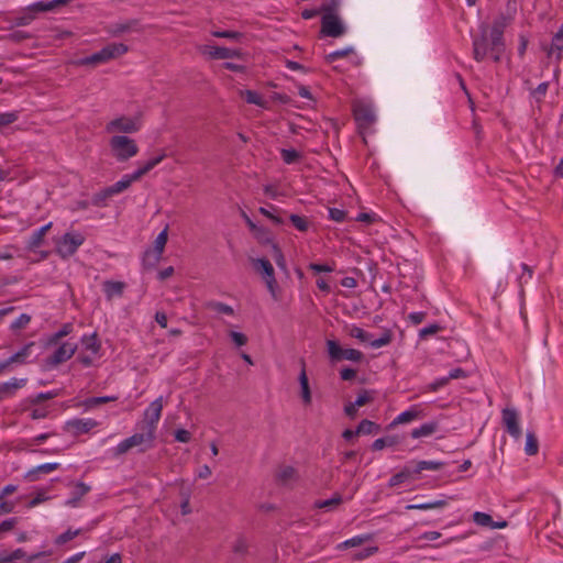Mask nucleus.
<instances>
[{"instance_id":"473e14b6","label":"nucleus","mask_w":563,"mask_h":563,"mask_svg":"<svg viewBox=\"0 0 563 563\" xmlns=\"http://www.w3.org/2000/svg\"><path fill=\"white\" fill-rule=\"evenodd\" d=\"M81 344L87 351L91 352L92 355H97L99 353L100 342L97 334L84 335Z\"/></svg>"},{"instance_id":"ea45409f","label":"nucleus","mask_w":563,"mask_h":563,"mask_svg":"<svg viewBox=\"0 0 563 563\" xmlns=\"http://www.w3.org/2000/svg\"><path fill=\"white\" fill-rule=\"evenodd\" d=\"M289 220L291 224L300 232H306L309 229L310 221L308 218L299 214H290Z\"/></svg>"},{"instance_id":"f3484780","label":"nucleus","mask_w":563,"mask_h":563,"mask_svg":"<svg viewBox=\"0 0 563 563\" xmlns=\"http://www.w3.org/2000/svg\"><path fill=\"white\" fill-rule=\"evenodd\" d=\"M26 382V378L14 377L5 383L0 384V400L14 396L18 389L25 386Z\"/></svg>"},{"instance_id":"f03ea898","label":"nucleus","mask_w":563,"mask_h":563,"mask_svg":"<svg viewBox=\"0 0 563 563\" xmlns=\"http://www.w3.org/2000/svg\"><path fill=\"white\" fill-rule=\"evenodd\" d=\"M155 434L146 429L142 432L134 433L133 435L121 441L117 446L110 450L112 457H119L128 453L131 449L140 446V451L144 452L153 446Z\"/></svg>"},{"instance_id":"bb28decb","label":"nucleus","mask_w":563,"mask_h":563,"mask_svg":"<svg viewBox=\"0 0 563 563\" xmlns=\"http://www.w3.org/2000/svg\"><path fill=\"white\" fill-rule=\"evenodd\" d=\"M135 180L132 179L131 174H125L120 180L108 187V191L113 196L119 195L126 190Z\"/></svg>"},{"instance_id":"3c124183","label":"nucleus","mask_w":563,"mask_h":563,"mask_svg":"<svg viewBox=\"0 0 563 563\" xmlns=\"http://www.w3.org/2000/svg\"><path fill=\"white\" fill-rule=\"evenodd\" d=\"M56 396H57L56 391L40 393L36 396H34V397H30L29 401H30V404L32 406H36L37 404H40V402H42L44 400L52 399V398H54Z\"/></svg>"},{"instance_id":"393cba45","label":"nucleus","mask_w":563,"mask_h":563,"mask_svg":"<svg viewBox=\"0 0 563 563\" xmlns=\"http://www.w3.org/2000/svg\"><path fill=\"white\" fill-rule=\"evenodd\" d=\"M412 464V471L416 475L420 474L422 471H439L442 468L445 463L439 462V461H419V462H411Z\"/></svg>"},{"instance_id":"a19ab883","label":"nucleus","mask_w":563,"mask_h":563,"mask_svg":"<svg viewBox=\"0 0 563 563\" xmlns=\"http://www.w3.org/2000/svg\"><path fill=\"white\" fill-rule=\"evenodd\" d=\"M280 156L284 161V163L290 165L299 162L301 158V154L296 151L295 148H283L280 151Z\"/></svg>"},{"instance_id":"0eeeda50","label":"nucleus","mask_w":563,"mask_h":563,"mask_svg":"<svg viewBox=\"0 0 563 563\" xmlns=\"http://www.w3.org/2000/svg\"><path fill=\"white\" fill-rule=\"evenodd\" d=\"M322 10L327 13L321 19V32L330 37H340L345 33V26L338 15L332 14L328 5H323Z\"/></svg>"},{"instance_id":"9d476101","label":"nucleus","mask_w":563,"mask_h":563,"mask_svg":"<svg viewBox=\"0 0 563 563\" xmlns=\"http://www.w3.org/2000/svg\"><path fill=\"white\" fill-rule=\"evenodd\" d=\"M141 125L142 124L140 119L122 115L108 122L106 125V131L108 133H135L141 129Z\"/></svg>"},{"instance_id":"603ef678","label":"nucleus","mask_w":563,"mask_h":563,"mask_svg":"<svg viewBox=\"0 0 563 563\" xmlns=\"http://www.w3.org/2000/svg\"><path fill=\"white\" fill-rule=\"evenodd\" d=\"M373 400L372 391L368 390H362L353 402L356 407L365 406L366 404L371 402Z\"/></svg>"},{"instance_id":"680f3d73","label":"nucleus","mask_w":563,"mask_h":563,"mask_svg":"<svg viewBox=\"0 0 563 563\" xmlns=\"http://www.w3.org/2000/svg\"><path fill=\"white\" fill-rule=\"evenodd\" d=\"M346 212L338 208L329 209V218L334 222H343L345 220Z\"/></svg>"},{"instance_id":"f704fd0d","label":"nucleus","mask_w":563,"mask_h":563,"mask_svg":"<svg viewBox=\"0 0 563 563\" xmlns=\"http://www.w3.org/2000/svg\"><path fill=\"white\" fill-rule=\"evenodd\" d=\"M20 119V111L0 112V130L7 128Z\"/></svg>"},{"instance_id":"7ed1b4c3","label":"nucleus","mask_w":563,"mask_h":563,"mask_svg":"<svg viewBox=\"0 0 563 563\" xmlns=\"http://www.w3.org/2000/svg\"><path fill=\"white\" fill-rule=\"evenodd\" d=\"M128 46L123 43H111L101 48L99 52L81 58L79 65H99L108 63L111 59L118 58L128 52Z\"/></svg>"},{"instance_id":"6ab92c4d","label":"nucleus","mask_w":563,"mask_h":563,"mask_svg":"<svg viewBox=\"0 0 563 563\" xmlns=\"http://www.w3.org/2000/svg\"><path fill=\"white\" fill-rule=\"evenodd\" d=\"M90 486L82 482H77L74 484V487L70 493L69 499H67L66 505L70 507H77L80 499L90 492Z\"/></svg>"},{"instance_id":"a878e982","label":"nucleus","mask_w":563,"mask_h":563,"mask_svg":"<svg viewBox=\"0 0 563 563\" xmlns=\"http://www.w3.org/2000/svg\"><path fill=\"white\" fill-rule=\"evenodd\" d=\"M58 467H59L58 463H45V464L38 465V466L30 470L26 473V478L30 481H37L40 473L48 474V473H52L53 471L57 470Z\"/></svg>"},{"instance_id":"338daca9","label":"nucleus","mask_w":563,"mask_h":563,"mask_svg":"<svg viewBox=\"0 0 563 563\" xmlns=\"http://www.w3.org/2000/svg\"><path fill=\"white\" fill-rule=\"evenodd\" d=\"M549 82L544 81L537 86V88L532 91V95L537 98V100H541L548 92Z\"/></svg>"},{"instance_id":"09e8293b","label":"nucleus","mask_w":563,"mask_h":563,"mask_svg":"<svg viewBox=\"0 0 563 563\" xmlns=\"http://www.w3.org/2000/svg\"><path fill=\"white\" fill-rule=\"evenodd\" d=\"M168 239V228L166 227L162 232L158 233L154 241V247L153 250H156L161 253L164 252L165 245L167 243Z\"/></svg>"},{"instance_id":"aec40b11","label":"nucleus","mask_w":563,"mask_h":563,"mask_svg":"<svg viewBox=\"0 0 563 563\" xmlns=\"http://www.w3.org/2000/svg\"><path fill=\"white\" fill-rule=\"evenodd\" d=\"M439 430V423L437 421H429L421 424L418 428H415L410 432V437L412 439H421L429 438L433 435Z\"/></svg>"},{"instance_id":"864d4df0","label":"nucleus","mask_w":563,"mask_h":563,"mask_svg":"<svg viewBox=\"0 0 563 563\" xmlns=\"http://www.w3.org/2000/svg\"><path fill=\"white\" fill-rule=\"evenodd\" d=\"M30 417L33 420L44 419L48 415V410L45 407H35L32 406L29 409Z\"/></svg>"},{"instance_id":"13d9d810","label":"nucleus","mask_w":563,"mask_h":563,"mask_svg":"<svg viewBox=\"0 0 563 563\" xmlns=\"http://www.w3.org/2000/svg\"><path fill=\"white\" fill-rule=\"evenodd\" d=\"M136 24H137L136 21H128V22H124V23H117L114 25L113 33L114 34H121V33H125L128 31L134 30Z\"/></svg>"},{"instance_id":"e2e57ef3","label":"nucleus","mask_w":563,"mask_h":563,"mask_svg":"<svg viewBox=\"0 0 563 563\" xmlns=\"http://www.w3.org/2000/svg\"><path fill=\"white\" fill-rule=\"evenodd\" d=\"M309 269H311L314 273H331L334 271V267L329 264L310 263Z\"/></svg>"},{"instance_id":"ddd939ff","label":"nucleus","mask_w":563,"mask_h":563,"mask_svg":"<svg viewBox=\"0 0 563 563\" xmlns=\"http://www.w3.org/2000/svg\"><path fill=\"white\" fill-rule=\"evenodd\" d=\"M77 351V344L71 342H64L62 345H59L55 352L47 357L46 363L49 366H57L75 354Z\"/></svg>"},{"instance_id":"052dcab7","label":"nucleus","mask_w":563,"mask_h":563,"mask_svg":"<svg viewBox=\"0 0 563 563\" xmlns=\"http://www.w3.org/2000/svg\"><path fill=\"white\" fill-rule=\"evenodd\" d=\"M440 330H441V327L437 323H433V324L422 328L419 331V336H420V339H426L430 335L438 333Z\"/></svg>"},{"instance_id":"39448f33","label":"nucleus","mask_w":563,"mask_h":563,"mask_svg":"<svg viewBox=\"0 0 563 563\" xmlns=\"http://www.w3.org/2000/svg\"><path fill=\"white\" fill-rule=\"evenodd\" d=\"M85 240V235L80 232H66L56 242V253L64 260L69 258L84 244Z\"/></svg>"},{"instance_id":"8fccbe9b","label":"nucleus","mask_w":563,"mask_h":563,"mask_svg":"<svg viewBox=\"0 0 563 563\" xmlns=\"http://www.w3.org/2000/svg\"><path fill=\"white\" fill-rule=\"evenodd\" d=\"M393 335L389 331H386L380 338L378 339H371L368 341L369 345L374 349H379L383 346L388 345L391 342Z\"/></svg>"},{"instance_id":"a18cd8bd","label":"nucleus","mask_w":563,"mask_h":563,"mask_svg":"<svg viewBox=\"0 0 563 563\" xmlns=\"http://www.w3.org/2000/svg\"><path fill=\"white\" fill-rule=\"evenodd\" d=\"M353 53H354V48L352 46H349V47L329 53L328 55H325V60L328 63H333V62H335L340 58L346 57Z\"/></svg>"},{"instance_id":"5701e85b","label":"nucleus","mask_w":563,"mask_h":563,"mask_svg":"<svg viewBox=\"0 0 563 563\" xmlns=\"http://www.w3.org/2000/svg\"><path fill=\"white\" fill-rule=\"evenodd\" d=\"M412 468L413 467H412L411 463L407 464L400 472H398L397 474L393 475L389 478L388 486L389 487L398 486V485L405 483L406 481H408L409 478H411L412 476H415L416 474L413 473Z\"/></svg>"},{"instance_id":"0e129e2a","label":"nucleus","mask_w":563,"mask_h":563,"mask_svg":"<svg viewBox=\"0 0 563 563\" xmlns=\"http://www.w3.org/2000/svg\"><path fill=\"white\" fill-rule=\"evenodd\" d=\"M393 444H394V441L390 438H379L373 442L372 449L374 451H379V450H383L384 448H386L388 445H393Z\"/></svg>"},{"instance_id":"6e6552de","label":"nucleus","mask_w":563,"mask_h":563,"mask_svg":"<svg viewBox=\"0 0 563 563\" xmlns=\"http://www.w3.org/2000/svg\"><path fill=\"white\" fill-rule=\"evenodd\" d=\"M254 269L265 279L266 286L274 299H276L277 282L272 263L266 258H256L252 261Z\"/></svg>"},{"instance_id":"c03bdc74","label":"nucleus","mask_w":563,"mask_h":563,"mask_svg":"<svg viewBox=\"0 0 563 563\" xmlns=\"http://www.w3.org/2000/svg\"><path fill=\"white\" fill-rule=\"evenodd\" d=\"M368 539H369V536H355L349 540H345L344 542H341L340 544H338L336 548L339 550H342V549L358 547V545L363 544L365 541H367Z\"/></svg>"},{"instance_id":"9b49d317","label":"nucleus","mask_w":563,"mask_h":563,"mask_svg":"<svg viewBox=\"0 0 563 563\" xmlns=\"http://www.w3.org/2000/svg\"><path fill=\"white\" fill-rule=\"evenodd\" d=\"M353 114L358 128L361 129L369 128L376 120L372 104L364 101L354 102Z\"/></svg>"},{"instance_id":"c9c22d12","label":"nucleus","mask_w":563,"mask_h":563,"mask_svg":"<svg viewBox=\"0 0 563 563\" xmlns=\"http://www.w3.org/2000/svg\"><path fill=\"white\" fill-rule=\"evenodd\" d=\"M73 331L71 323H65L57 332L53 333L47 343L49 345L57 344L63 338L67 336Z\"/></svg>"},{"instance_id":"4468645a","label":"nucleus","mask_w":563,"mask_h":563,"mask_svg":"<svg viewBox=\"0 0 563 563\" xmlns=\"http://www.w3.org/2000/svg\"><path fill=\"white\" fill-rule=\"evenodd\" d=\"M503 423L507 430V432L519 439L521 435V429L519 426V415L514 408H505L501 412Z\"/></svg>"},{"instance_id":"72a5a7b5","label":"nucleus","mask_w":563,"mask_h":563,"mask_svg":"<svg viewBox=\"0 0 563 563\" xmlns=\"http://www.w3.org/2000/svg\"><path fill=\"white\" fill-rule=\"evenodd\" d=\"M554 51L559 52L558 58H561V52L563 51V23L559 27L558 32L553 35L552 44L548 51V55H551Z\"/></svg>"},{"instance_id":"c756f323","label":"nucleus","mask_w":563,"mask_h":563,"mask_svg":"<svg viewBox=\"0 0 563 563\" xmlns=\"http://www.w3.org/2000/svg\"><path fill=\"white\" fill-rule=\"evenodd\" d=\"M445 506H446V501L444 499H438V500H432V501H428V503L411 504V505H408L406 508L408 510H431V509L443 508Z\"/></svg>"},{"instance_id":"b1692460","label":"nucleus","mask_w":563,"mask_h":563,"mask_svg":"<svg viewBox=\"0 0 563 563\" xmlns=\"http://www.w3.org/2000/svg\"><path fill=\"white\" fill-rule=\"evenodd\" d=\"M473 521L481 527H489V528H499L500 529V528H505L507 526L506 521H503L499 523L494 522L492 516H489L488 514H485V512H481V511H475L473 514Z\"/></svg>"},{"instance_id":"7c9ffc66","label":"nucleus","mask_w":563,"mask_h":563,"mask_svg":"<svg viewBox=\"0 0 563 563\" xmlns=\"http://www.w3.org/2000/svg\"><path fill=\"white\" fill-rule=\"evenodd\" d=\"M342 503V496L339 493H335L330 499L325 500H317L314 503V507L319 509H325L331 511L335 509Z\"/></svg>"},{"instance_id":"58836bf2","label":"nucleus","mask_w":563,"mask_h":563,"mask_svg":"<svg viewBox=\"0 0 563 563\" xmlns=\"http://www.w3.org/2000/svg\"><path fill=\"white\" fill-rule=\"evenodd\" d=\"M207 308L212 311L228 314V316L234 314V310L231 306H229L224 302H220V301H209V302H207Z\"/></svg>"},{"instance_id":"4d7b16f0","label":"nucleus","mask_w":563,"mask_h":563,"mask_svg":"<svg viewBox=\"0 0 563 563\" xmlns=\"http://www.w3.org/2000/svg\"><path fill=\"white\" fill-rule=\"evenodd\" d=\"M31 321V316L26 314V313H22L20 314L19 318H16L12 323H11V329L12 330H19V329H23L25 328Z\"/></svg>"},{"instance_id":"5fc2aeb1","label":"nucleus","mask_w":563,"mask_h":563,"mask_svg":"<svg viewBox=\"0 0 563 563\" xmlns=\"http://www.w3.org/2000/svg\"><path fill=\"white\" fill-rule=\"evenodd\" d=\"M212 35L220 38H229L239 41L242 37V34L236 31H213Z\"/></svg>"},{"instance_id":"49530a36","label":"nucleus","mask_w":563,"mask_h":563,"mask_svg":"<svg viewBox=\"0 0 563 563\" xmlns=\"http://www.w3.org/2000/svg\"><path fill=\"white\" fill-rule=\"evenodd\" d=\"M377 428H378V426L375 422L364 419L357 426L355 433H358V435L360 434H371Z\"/></svg>"},{"instance_id":"f8f14e48","label":"nucleus","mask_w":563,"mask_h":563,"mask_svg":"<svg viewBox=\"0 0 563 563\" xmlns=\"http://www.w3.org/2000/svg\"><path fill=\"white\" fill-rule=\"evenodd\" d=\"M98 422L91 418H75L66 421L64 430L73 435L77 437L80 434L88 433L90 430L96 428Z\"/></svg>"},{"instance_id":"bf43d9fd","label":"nucleus","mask_w":563,"mask_h":563,"mask_svg":"<svg viewBox=\"0 0 563 563\" xmlns=\"http://www.w3.org/2000/svg\"><path fill=\"white\" fill-rule=\"evenodd\" d=\"M80 533V530H67L66 532L59 534L56 539L57 544H64L70 540H73L75 537H77Z\"/></svg>"},{"instance_id":"e433bc0d","label":"nucleus","mask_w":563,"mask_h":563,"mask_svg":"<svg viewBox=\"0 0 563 563\" xmlns=\"http://www.w3.org/2000/svg\"><path fill=\"white\" fill-rule=\"evenodd\" d=\"M242 96L245 98L247 103L255 104L262 108L266 107V101L263 97L254 90L242 91Z\"/></svg>"},{"instance_id":"4c0bfd02","label":"nucleus","mask_w":563,"mask_h":563,"mask_svg":"<svg viewBox=\"0 0 563 563\" xmlns=\"http://www.w3.org/2000/svg\"><path fill=\"white\" fill-rule=\"evenodd\" d=\"M114 400H117V397H114V396L91 397V398H87L86 400H84L82 406L86 409H91V408H95L102 404H106L109 401H114Z\"/></svg>"},{"instance_id":"774afa93","label":"nucleus","mask_w":563,"mask_h":563,"mask_svg":"<svg viewBox=\"0 0 563 563\" xmlns=\"http://www.w3.org/2000/svg\"><path fill=\"white\" fill-rule=\"evenodd\" d=\"M231 340L238 345V346H243L246 344L247 342V338L245 334L241 333V332H236V331H231L229 333Z\"/></svg>"},{"instance_id":"a211bd4d","label":"nucleus","mask_w":563,"mask_h":563,"mask_svg":"<svg viewBox=\"0 0 563 563\" xmlns=\"http://www.w3.org/2000/svg\"><path fill=\"white\" fill-rule=\"evenodd\" d=\"M52 225H53V223L49 222V223L41 227L40 229L35 230L31 234V236L26 243V249L31 250V251L38 249L43 244L44 238H45L46 233L49 231V229L52 228Z\"/></svg>"},{"instance_id":"2eb2a0df","label":"nucleus","mask_w":563,"mask_h":563,"mask_svg":"<svg viewBox=\"0 0 563 563\" xmlns=\"http://www.w3.org/2000/svg\"><path fill=\"white\" fill-rule=\"evenodd\" d=\"M202 52L214 59H230L240 56V52L238 49L213 45H206Z\"/></svg>"},{"instance_id":"1a4fd4ad","label":"nucleus","mask_w":563,"mask_h":563,"mask_svg":"<svg viewBox=\"0 0 563 563\" xmlns=\"http://www.w3.org/2000/svg\"><path fill=\"white\" fill-rule=\"evenodd\" d=\"M163 407H164V400H163L162 396L156 398L154 401H152L148 405V407L144 411L142 429H146L155 434L157 423L162 416Z\"/></svg>"},{"instance_id":"37998d69","label":"nucleus","mask_w":563,"mask_h":563,"mask_svg":"<svg viewBox=\"0 0 563 563\" xmlns=\"http://www.w3.org/2000/svg\"><path fill=\"white\" fill-rule=\"evenodd\" d=\"M539 450L538 439L536 438L534 433L528 432L527 433V440H526V446L525 452L528 455H536Z\"/></svg>"},{"instance_id":"de8ad7c7","label":"nucleus","mask_w":563,"mask_h":563,"mask_svg":"<svg viewBox=\"0 0 563 563\" xmlns=\"http://www.w3.org/2000/svg\"><path fill=\"white\" fill-rule=\"evenodd\" d=\"M350 336L360 340L361 342H368L372 339V334L364 331L362 328L353 325L349 330Z\"/></svg>"},{"instance_id":"dca6fc26","label":"nucleus","mask_w":563,"mask_h":563,"mask_svg":"<svg viewBox=\"0 0 563 563\" xmlns=\"http://www.w3.org/2000/svg\"><path fill=\"white\" fill-rule=\"evenodd\" d=\"M424 416L423 410L418 406L413 405L409 409L399 413L390 423V427H395L397 424L409 423L415 420H418Z\"/></svg>"},{"instance_id":"4be33fe9","label":"nucleus","mask_w":563,"mask_h":563,"mask_svg":"<svg viewBox=\"0 0 563 563\" xmlns=\"http://www.w3.org/2000/svg\"><path fill=\"white\" fill-rule=\"evenodd\" d=\"M277 479L284 486H291L298 479L297 471L292 466H283L278 471Z\"/></svg>"},{"instance_id":"20e7f679","label":"nucleus","mask_w":563,"mask_h":563,"mask_svg":"<svg viewBox=\"0 0 563 563\" xmlns=\"http://www.w3.org/2000/svg\"><path fill=\"white\" fill-rule=\"evenodd\" d=\"M112 155L118 162H126L139 153V146L133 139L125 135H114L109 142Z\"/></svg>"},{"instance_id":"f257e3e1","label":"nucleus","mask_w":563,"mask_h":563,"mask_svg":"<svg viewBox=\"0 0 563 563\" xmlns=\"http://www.w3.org/2000/svg\"><path fill=\"white\" fill-rule=\"evenodd\" d=\"M504 51V31L498 24L493 25L489 34L484 30L479 36L473 38V56L477 62L489 56L495 63H498Z\"/></svg>"},{"instance_id":"cd10ccee","label":"nucleus","mask_w":563,"mask_h":563,"mask_svg":"<svg viewBox=\"0 0 563 563\" xmlns=\"http://www.w3.org/2000/svg\"><path fill=\"white\" fill-rule=\"evenodd\" d=\"M162 255H163V253H161L156 250H153V249L147 250L144 253L143 258H142L143 266L146 269L154 268L159 263Z\"/></svg>"},{"instance_id":"79ce46f5","label":"nucleus","mask_w":563,"mask_h":563,"mask_svg":"<svg viewBox=\"0 0 563 563\" xmlns=\"http://www.w3.org/2000/svg\"><path fill=\"white\" fill-rule=\"evenodd\" d=\"M112 192L108 191V187L95 194L91 198V202L96 207L107 206V200L112 197Z\"/></svg>"},{"instance_id":"412c9836","label":"nucleus","mask_w":563,"mask_h":563,"mask_svg":"<svg viewBox=\"0 0 563 563\" xmlns=\"http://www.w3.org/2000/svg\"><path fill=\"white\" fill-rule=\"evenodd\" d=\"M300 363H301V371H300L298 379H299V384H300V388H301V398L306 405H309L311 402V391H310V387H309L308 376L306 373V363L303 360H301Z\"/></svg>"},{"instance_id":"69168bd1","label":"nucleus","mask_w":563,"mask_h":563,"mask_svg":"<svg viewBox=\"0 0 563 563\" xmlns=\"http://www.w3.org/2000/svg\"><path fill=\"white\" fill-rule=\"evenodd\" d=\"M448 384H449L448 378L446 377H441V378L435 379L431 384H429L427 386V389L429 391H433L434 393V391H438L439 389L443 388Z\"/></svg>"},{"instance_id":"2f4dec72","label":"nucleus","mask_w":563,"mask_h":563,"mask_svg":"<svg viewBox=\"0 0 563 563\" xmlns=\"http://www.w3.org/2000/svg\"><path fill=\"white\" fill-rule=\"evenodd\" d=\"M124 284L121 282L108 280L103 285V290L108 299L114 296H121L123 292Z\"/></svg>"},{"instance_id":"6e6d98bb","label":"nucleus","mask_w":563,"mask_h":563,"mask_svg":"<svg viewBox=\"0 0 563 563\" xmlns=\"http://www.w3.org/2000/svg\"><path fill=\"white\" fill-rule=\"evenodd\" d=\"M249 544L244 538H239L233 544V552L238 555H245L247 553Z\"/></svg>"},{"instance_id":"423d86ee","label":"nucleus","mask_w":563,"mask_h":563,"mask_svg":"<svg viewBox=\"0 0 563 563\" xmlns=\"http://www.w3.org/2000/svg\"><path fill=\"white\" fill-rule=\"evenodd\" d=\"M327 350L331 362H340L346 360L358 363L364 358V354L361 351L355 349H343L334 340L327 341Z\"/></svg>"},{"instance_id":"c85d7f7f","label":"nucleus","mask_w":563,"mask_h":563,"mask_svg":"<svg viewBox=\"0 0 563 563\" xmlns=\"http://www.w3.org/2000/svg\"><path fill=\"white\" fill-rule=\"evenodd\" d=\"M25 558L26 553L23 549H16L12 552L5 550L0 552V563H16V561Z\"/></svg>"}]
</instances>
